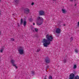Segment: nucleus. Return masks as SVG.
I'll return each mask as SVG.
<instances>
[{"instance_id": "32", "label": "nucleus", "mask_w": 79, "mask_h": 79, "mask_svg": "<svg viewBox=\"0 0 79 79\" xmlns=\"http://www.w3.org/2000/svg\"><path fill=\"white\" fill-rule=\"evenodd\" d=\"M44 79H47V78H45Z\"/></svg>"}, {"instance_id": "16", "label": "nucleus", "mask_w": 79, "mask_h": 79, "mask_svg": "<svg viewBox=\"0 0 79 79\" xmlns=\"http://www.w3.org/2000/svg\"><path fill=\"white\" fill-rule=\"evenodd\" d=\"M49 79H53V77H52V76H49Z\"/></svg>"}, {"instance_id": "4", "label": "nucleus", "mask_w": 79, "mask_h": 79, "mask_svg": "<svg viewBox=\"0 0 79 79\" xmlns=\"http://www.w3.org/2000/svg\"><path fill=\"white\" fill-rule=\"evenodd\" d=\"M27 23V22H26V20H23V19H21V23H20V24H23V25L24 26H26V24Z\"/></svg>"}, {"instance_id": "6", "label": "nucleus", "mask_w": 79, "mask_h": 79, "mask_svg": "<svg viewBox=\"0 0 79 79\" xmlns=\"http://www.w3.org/2000/svg\"><path fill=\"white\" fill-rule=\"evenodd\" d=\"M74 74L73 73H71L69 76V79H74Z\"/></svg>"}, {"instance_id": "29", "label": "nucleus", "mask_w": 79, "mask_h": 79, "mask_svg": "<svg viewBox=\"0 0 79 79\" xmlns=\"http://www.w3.org/2000/svg\"><path fill=\"white\" fill-rule=\"evenodd\" d=\"M56 0H53V1H56Z\"/></svg>"}, {"instance_id": "12", "label": "nucleus", "mask_w": 79, "mask_h": 79, "mask_svg": "<svg viewBox=\"0 0 79 79\" xmlns=\"http://www.w3.org/2000/svg\"><path fill=\"white\" fill-rule=\"evenodd\" d=\"M77 68V65L76 64H74L73 66V69H76Z\"/></svg>"}, {"instance_id": "21", "label": "nucleus", "mask_w": 79, "mask_h": 79, "mask_svg": "<svg viewBox=\"0 0 79 79\" xmlns=\"http://www.w3.org/2000/svg\"><path fill=\"white\" fill-rule=\"evenodd\" d=\"M11 40L12 41H14V40H15V39H14V38H12L11 39Z\"/></svg>"}, {"instance_id": "18", "label": "nucleus", "mask_w": 79, "mask_h": 79, "mask_svg": "<svg viewBox=\"0 0 79 79\" xmlns=\"http://www.w3.org/2000/svg\"><path fill=\"white\" fill-rule=\"evenodd\" d=\"M46 62L47 63H50V60H46Z\"/></svg>"}, {"instance_id": "2", "label": "nucleus", "mask_w": 79, "mask_h": 79, "mask_svg": "<svg viewBox=\"0 0 79 79\" xmlns=\"http://www.w3.org/2000/svg\"><path fill=\"white\" fill-rule=\"evenodd\" d=\"M37 19L39 20V21L37 23V24L38 26H40V25L43 24L44 23V19L42 17H38L37 18Z\"/></svg>"}, {"instance_id": "20", "label": "nucleus", "mask_w": 79, "mask_h": 79, "mask_svg": "<svg viewBox=\"0 0 79 79\" xmlns=\"http://www.w3.org/2000/svg\"><path fill=\"white\" fill-rule=\"evenodd\" d=\"M36 52H40V49H37L36 50Z\"/></svg>"}, {"instance_id": "11", "label": "nucleus", "mask_w": 79, "mask_h": 79, "mask_svg": "<svg viewBox=\"0 0 79 79\" xmlns=\"http://www.w3.org/2000/svg\"><path fill=\"white\" fill-rule=\"evenodd\" d=\"M3 50H4V48H1L0 50V52L3 53Z\"/></svg>"}, {"instance_id": "13", "label": "nucleus", "mask_w": 79, "mask_h": 79, "mask_svg": "<svg viewBox=\"0 0 79 79\" xmlns=\"http://www.w3.org/2000/svg\"><path fill=\"white\" fill-rule=\"evenodd\" d=\"M75 52H76V53H79V51L77 49H75Z\"/></svg>"}, {"instance_id": "30", "label": "nucleus", "mask_w": 79, "mask_h": 79, "mask_svg": "<svg viewBox=\"0 0 79 79\" xmlns=\"http://www.w3.org/2000/svg\"><path fill=\"white\" fill-rule=\"evenodd\" d=\"M1 0H0V2H1Z\"/></svg>"}, {"instance_id": "7", "label": "nucleus", "mask_w": 79, "mask_h": 79, "mask_svg": "<svg viewBox=\"0 0 79 79\" xmlns=\"http://www.w3.org/2000/svg\"><path fill=\"white\" fill-rule=\"evenodd\" d=\"M61 30L60 28H57L56 29V32L57 34H60L61 32Z\"/></svg>"}, {"instance_id": "33", "label": "nucleus", "mask_w": 79, "mask_h": 79, "mask_svg": "<svg viewBox=\"0 0 79 79\" xmlns=\"http://www.w3.org/2000/svg\"><path fill=\"white\" fill-rule=\"evenodd\" d=\"M1 58V57L0 56V59Z\"/></svg>"}, {"instance_id": "31", "label": "nucleus", "mask_w": 79, "mask_h": 79, "mask_svg": "<svg viewBox=\"0 0 79 79\" xmlns=\"http://www.w3.org/2000/svg\"><path fill=\"white\" fill-rule=\"evenodd\" d=\"M15 2H17V1L15 0Z\"/></svg>"}, {"instance_id": "24", "label": "nucleus", "mask_w": 79, "mask_h": 79, "mask_svg": "<svg viewBox=\"0 0 79 79\" xmlns=\"http://www.w3.org/2000/svg\"><path fill=\"white\" fill-rule=\"evenodd\" d=\"M64 63H66V60H64Z\"/></svg>"}, {"instance_id": "26", "label": "nucleus", "mask_w": 79, "mask_h": 79, "mask_svg": "<svg viewBox=\"0 0 79 79\" xmlns=\"http://www.w3.org/2000/svg\"><path fill=\"white\" fill-rule=\"evenodd\" d=\"M63 26H66V24H63Z\"/></svg>"}, {"instance_id": "28", "label": "nucleus", "mask_w": 79, "mask_h": 79, "mask_svg": "<svg viewBox=\"0 0 79 79\" xmlns=\"http://www.w3.org/2000/svg\"><path fill=\"white\" fill-rule=\"evenodd\" d=\"M33 25H35V23H33Z\"/></svg>"}, {"instance_id": "15", "label": "nucleus", "mask_w": 79, "mask_h": 79, "mask_svg": "<svg viewBox=\"0 0 79 79\" xmlns=\"http://www.w3.org/2000/svg\"><path fill=\"white\" fill-rule=\"evenodd\" d=\"M76 79H79V77L78 76H77L75 77Z\"/></svg>"}, {"instance_id": "27", "label": "nucleus", "mask_w": 79, "mask_h": 79, "mask_svg": "<svg viewBox=\"0 0 79 79\" xmlns=\"http://www.w3.org/2000/svg\"><path fill=\"white\" fill-rule=\"evenodd\" d=\"M2 33H1V31H0V35H1Z\"/></svg>"}, {"instance_id": "14", "label": "nucleus", "mask_w": 79, "mask_h": 79, "mask_svg": "<svg viewBox=\"0 0 79 79\" xmlns=\"http://www.w3.org/2000/svg\"><path fill=\"white\" fill-rule=\"evenodd\" d=\"M34 29L35 30V32H38V29L37 28H34Z\"/></svg>"}, {"instance_id": "25", "label": "nucleus", "mask_w": 79, "mask_h": 79, "mask_svg": "<svg viewBox=\"0 0 79 79\" xmlns=\"http://www.w3.org/2000/svg\"><path fill=\"white\" fill-rule=\"evenodd\" d=\"M34 4V2H32L31 3V5H33Z\"/></svg>"}, {"instance_id": "3", "label": "nucleus", "mask_w": 79, "mask_h": 79, "mask_svg": "<svg viewBox=\"0 0 79 79\" xmlns=\"http://www.w3.org/2000/svg\"><path fill=\"white\" fill-rule=\"evenodd\" d=\"M19 53L20 55H23L24 53V48L23 47H20L18 49Z\"/></svg>"}, {"instance_id": "17", "label": "nucleus", "mask_w": 79, "mask_h": 79, "mask_svg": "<svg viewBox=\"0 0 79 79\" xmlns=\"http://www.w3.org/2000/svg\"><path fill=\"white\" fill-rule=\"evenodd\" d=\"M35 72L34 71H32V75H35Z\"/></svg>"}, {"instance_id": "5", "label": "nucleus", "mask_w": 79, "mask_h": 79, "mask_svg": "<svg viewBox=\"0 0 79 79\" xmlns=\"http://www.w3.org/2000/svg\"><path fill=\"white\" fill-rule=\"evenodd\" d=\"M10 62L12 64L13 66L15 67L16 69H17V68H18V66H17V65H16V64H14V63L15 62V60H11L10 61Z\"/></svg>"}, {"instance_id": "23", "label": "nucleus", "mask_w": 79, "mask_h": 79, "mask_svg": "<svg viewBox=\"0 0 79 79\" xmlns=\"http://www.w3.org/2000/svg\"><path fill=\"white\" fill-rule=\"evenodd\" d=\"M77 26H78V27H79V21L78 23Z\"/></svg>"}, {"instance_id": "1", "label": "nucleus", "mask_w": 79, "mask_h": 79, "mask_svg": "<svg viewBox=\"0 0 79 79\" xmlns=\"http://www.w3.org/2000/svg\"><path fill=\"white\" fill-rule=\"evenodd\" d=\"M46 37L47 40L44 39L42 41L43 45L45 47H47L48 45H50V42H52L53 40V39L52 35H50L49 34L47 35Z\"/></svg>"}, {"instance_id": "22", "label": "nucleus", "mask_w": 79, "mask_h": 79, "mask_svg": "<svg viewBox=\"0 0 79 79\" xmlns=\"http://www.w3.org/2000/svg\"><path fill=\"white\" fill-rule=\"evenodd\" d=\"M70 2H73V1H76V0H70Z\"/></svg>"}, {"instance_id": "10", "label": "nucleus", "mask_w": 79, "mask_h": 79, "mask_svg": "<svg viewBox=\"0 0 79 79\" xmlns=\"http://www.w3.org/2000/svg\"><path fill=\"white\" fill-rule=\"evenodd\" d=\"M62 11L63 13H64V14H65L66 13V10L65 9H62Z\"/></svg>"}, {"instance_id": "19", "label": "nucleus", "mask_w": 79, "mask_h": 79, "mask_svg": "<svg viewBox=\"0 0 79 79\" xmlns=\"http://www.w3.org/2000/svg\"><path fill=\"white\" fill-rule=\"evenodd\" d=\"M73 37H71V38H70V40L71 41H72V40H73Z\"/></svg>"}, {"instance_id": "9", "label": "nucleus", "mask_w": 79, "mask_h": 79, "mask_svg": "<svg viewBox=\"0 0 79 79\" xmlns=\"http://www.w3.org/2000/svg\"><path fill=\"white\" fill-rule=\"evenodd\" d=\"M44 14H45V13L43 11H40V15H44Z\"/></svg>"}, {"instance_id": "8", "label": "nucleus", "mask_w": 79, "mask_h": 79, "mask_svg": "<svg viewBox=\"0 0 79 79\" xmlns=\"http://www.w3.org/2000/svg\"><path fill=\"white\" fill-rule=\"evenodd\" d=\"M30 10L28 8H27L25 9V12L27 14H28V13H29V11Z\"/></svg>"}]
</instances>
